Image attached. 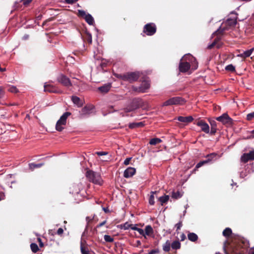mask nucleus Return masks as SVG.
I'll use <instances>...</instances> for the list:
<instances>
[{
  "instance_id": "3c124183",
  "label": "nucleus",
  "mask_w": 254,
  "mask_h": 254,
  "mask_svg": "<svg viewBox=\"0 0 254 254\" xmlns=\"http://www.w3.org/2000/svg\"><path fill=\"white\" fill-rule=\"evenodd\" d=\"M216 127H211V131L209 132L211 134H214L216 133Z\"/></svg>"
},
{
  "instance_id": "69168bd1",
  "label": "nucleus",
  "mask_w": 254,
  "mask_h": 254,
  "mask_svg": "<svg viewBox=\"0 0 254 254\" xmlns=\"http://www.w3.org/2000/svg\"><path fill=\"white\" fill-rule=\"evenodd\" d=\"M252 134L250 136V138H254V130L252 131Z\"/></svg>"
},
{
  "instance_id": "2f4dec72",
  "label": "nucleus",
  "mask_w": 254,
  "mask_h": 254,
  "mask_svg": "<svg viewBox=\"0 0 254 254\" xmlns=\"http://www.w3.org/2000/svg\"><path fill=\"white\" fill-rule=\"evenodd\" d=\"M225 69L226 70H227V71H231V72H234V71H235V67L232 64H229V65H227L225 67Z\"/></svg>"
},
{
  "instance_id": "c756f323",
  "label": "nucleus",
  "mask_w": 254,
  "mask_h": 254,
  "mask_svg": "<svg viewBox=\"0 0 254 254\" xmlns=\"http://www.w3.org/2000/svg\"><path fill=\"white\" fill-rule=\"evenodd\" d=\"M31 249L34 253H36L39 251V248L35 243H32L30 245Z\"/></svg>"
},
{
  "instance_id": "49530a36",
  "label": "nucleus",
  "mask_w": 254,
  "mask_h": 254,
  "mask_svg": "<svg viewBox=\"0 0 254 254\" xmlns=\"http://www.w3.org/2000/svg\"><path fill=\"white\" fill-rule=\"evenodd\" d=\"M131 159V158H130V157L126 158L125 159V160L124 161V164L125 165H128L129 164V162H130Z\"/></svg>"
},
{
  "instance_id": "9d476101",
  "label": "nucleus",
  "mask_w": 254,
  "mask_h": 254,
  "mask_svg": "<svg viewBox=\"0 0 254 254\" xmlns=\"http://www.w3.org/2000/svg\"><path fill=\"white\" fill-rule=\"evenodd\" d=\"M94 110L92 105H88L83 108L80 112V115L81 117L91 114Z\"/></svg>"
},
{
  "instance_id": "5fc2aeb1",
  "label": "nucleus",
  "mask_w": 254,
  "mask_h": 254,
  "mask_svg": "<svg viewBox=\"0 0 254 254\" xmlns=\"http://www.w3.org/2000/svg\"><path fill=\"white\" fill-rule=\"evenodd\" d=\"M78 0H65V2L68 4H72L77 1Z\"/></svg>"
},
{
  "instance_id": "a211bd4d",
  "label": "nucleus",
  "mask_w": 254,
  "mask_h": 254,
  "mask_svg": "<svg viewBox=\"0 0 254 254\" xmlns=\"http://www.w3.org/2000/svg\"><path fill=\"white\" fill-rule=\"evenodd\" d=\"M71 100L73 103L78 107H80L83 105V102L77 96H72L71 97Z\"/></svg>"
},
{
  "instance_id": "412c9836",
  "label": "nucleus",
  "mask_w": 254,
  "mask_h": 254,
  "mask_svg": "<svg viewBox=\"0 0 254 254\" xmlns=\"http://www.w3.org/2000/svg\"><path fill=\"white\" fill-rule=\"evenodd\" d=\"M145 236H151L153 233V230L150 225H147L145 227L144 230Z\"/></svg>"
},
{
  "instance_id": "37998d69",
  "label": "nucleus",
  "mask_w": 254,
  "mask_h": 254,
  "mask_svg": "<svg viewBox=\"0 0 254 254\" xmlns=\"http://www.w3.org/2000/svg\"><path fill=\"white\" fill-rule=\"evenodd\" d=\"M137 231L141 235H142L145 238H146V237H145V233H144V230L141 229V228H139L138 229H137Z\"/></svg>"
},
{
  "instance_id": "b1692460",
  "label": "nucleus",
  "mask_w": 254,
  "mask_h": 254,
  "mask_svg": "<svg viewBox=\"0 0 254 254\" xmlns=\"http://www.w3.org/2000/svg\"><path fill=\"white\" fill-rule=\"evenodd\" d=\"M143 123L142 122L139 123H133L130 124L129 125V127L130 128H134L135 127H140L143 126Z\"/></svg>"
},
{
  "instance_id": "a18cd8bd",
  "label": "nucleus",
  "mask_w": 254,
  "mask_h": 254,
  "mask_svg": "<svg viewBox=\"0 0 254 254\" xmlns=\"http://www.w3.org/2000/svg\"><path fill=\"white\" fill-rule=\"evenodd\" d=\"M210 124L211 125V127H217V124L215 121H210Z\"/></svg>"
},
{
  "instance_id": "052dcab7",
  "label": "nucleus",
  "mask_w": 254,
  "mask_h": 254,
  "mask_svg": "<svg viewBox=\"0 0 254 254\" xmlns=\"http://www.w3.org/2000/svg\"><path fill=\"white\" fill-rule=\"evenodd\" d=\"M181 241H184L186 239V236L184 234H182L181 235Z\"/></svg>"
},
{
  "instance_id": "ea45409f",
  "label": "nucleus",
  "mask_w": 254,
  "mask_h": 254,
  "mask_svg": "<svg viewBox=\"0 0 254 254\" xmlns=\"http://www.w3.org/2000/svg\"><path fill=\"white\" fill-rule=\"evenodd\" d=\"M95 154L98 155V156H105L108 155V152L106 151H98L96 152Z\"/></svg>"
},
{
  "instance_id": "bb28decb",
  "label": "nucleus",
  "mask_w": 254,
  "mask_h": 254,
  "mask_svg": "<svg viewBox=\"0 0 254 254\" xmlns=\"http://www.w3.org/2000/svg\"><path fill=\"white\" fill-rule=\"evenodd\" d=\"M170 242L169 240L167 241L163 246V250L165 252H169L170 250Z\"/></svg>"
},
{
  "instance_id": "c85d7f7f",
  "label": "nucleus",
  "mask_w": 254,
  "mask_h": 254,
  "mask_svg": "<svg viewBox=\"0 0 254 254\" xmlns=\"http://www.w3.org/2000/svg\"><path fill=\"white\" fill-rule=\"evenodd\" d=\"M161 142V140L158 138H154L150 140V144L151 145H156Z\"/></svg>"
},
{
  "instance_id": "a878e982",
  "label": "nucleus",
  "mask_w": 254,
  "mask_h": 254,
  "mask_svg": "<svg viewBox=\"0 0 254 254\" xmlns=\"http://www.w3.org/2000/svg\"><path fill=\"white\" fill-rule=\"evenodd\" d=\"M171 247L173 249H179L181 247V244L178 241H175L172 243Z\"/></svg>"
},
{
  "instance_id": "9b49d317",
  "label": "nucleus",
  "mask_w": 254,
  "mask_h": 254,
  "mask_svg": "<svg viewBox=\"0 0 254 254\" xmlns=\"http://www.w3.org/2000/svg\"><path fill=\"white\" fill-rule=\"evenodd\" d=\"M196 125L201 127V130L206 133H209V127L208 125L202 120L198 121Z\"/></svg>"
},
{
  "instance_id": "423d86ee",
  "label": "nucleus",
  "mask_w": 254,
  "mask_h": 254,
  "mask_svg": "<svg viewBox=\"0 0 254 254\" xmlns=\"http://www.w3.org/2000/svg\"><path fill=\"white\" fill-rule=\"evenodd\" d=\"M184 103L183 99L180 97H175L170 98L163 103V106L172 105L183 104Z\"/></svg>"
},
{
  "instance_id": "79ce46f5",
  "label": "nucleus",
  "mask_w": 254,
  "mask_h": 254,
  "mask_svg": "<svg viewBox=\"0 0 254 254\" xmlns=\"http://www.w3.org/2000/svg\"><path fill=\"white\" fill-rule=\"evenodd\" d=\"M249 169L248 173H250L251 172H254V166L253 165H250L247 166V170Z\"/></svg>"
},
{
  "instance_id": "2eb2a0df",
  "label": "nucleus",
  "mask_w": 254,
  "mask_h": 254,
  "mask_svg": "<svg viewBox=\"0 0 254 254\" xmlns=\"http://www.w3.org/2000/svg\"><path fill=\"white\" fill-rule=\"evenodd\" d=\"M220 36L218 35L217 37L214 39L212 43L208 46L207 48L210 49L214 46H216L217 48H219L221 46V44L219 43V41L220 40Z\"/></svg>"
},
{
  "instance_id": "0eeeda50",
  "label": "nucleus",
  "mask_w": 254,
  "mask_h": 254,
  "mask_svg": "<svg viewBox=\"0 0 254 254\" xmlns=\"http://www.w3.org/2000/svg\"><path fill=\"white\" fill-rule=\"evenodd\" d=\"M156 31V27L153 23H148L146 24L143 29V32L148 36L154 35Z\"/></svg>"
},
{
  "instance_id": "774afa93",
  "label": "nucleus",
  "mask_w": 254,
  "mask_h": 254,
  "mask_svg": "<svg viewBox=\"0 0 254 254\" xmlns=\"http://www.w3.org/2000/svg\"><path fill=\"white\" fill-rule=\"evenodd\" d=\"M103 209L106 213L108 212L109 211V209L108 208H104V207H103Z\"/></svg>"
},
{
  "instance_id": "39448f33",
  "label": "nucleus",
  "mask_w": 254,
  "mask_h": 254,
  "mask_svg": "<svg viewBox=\"0 0 254 254\" xmlns=\"http://www.w3.org/2000/svg\"><path fill=\"white\" fill-rule=\"evenodd\" d=\"M78 15L83 17L88 24L90 25H93L94 20L91 14L89 13L86 14L85 11L83 10H78Z\"/></svg>"
},
{
  "instance_id": "72a5a7b5",
  "label": "nucleus",
  "mask_w": 254,
  "mask_h": 254,
  "mask_svg": "<svg viewBox=\"0 0 254 254\" xmlns=\"http://www.w3.org/2000/svg\"><path fill=\"white\" fill-rule=\"evenodd\" d=\"M132 225L129 224L128 222H126L125 224H124L123 225H121V228L124 229V230H127L129 228H130L131 226H132Z\"/></svg>"
},
{
  "instance_id": "e2e57ef3",
  "label": "nucleus",
  "mask_w": 254,
  "mask_h": 254,
  "mask_svg": "<svg viewBox=\"0 0 254 254\" xmlns=\"http://www.w3.org/2000/svg\"><path fill=\"white\" fill-rule=\"evenodd\" d=\"M109 157H108V158H106V157H103V158H101V160L102 161H107L108 159H109Z\"/></svg>"
},
{
  "instance_id": "1a4fd4ad",
  "label": "nucleus",
  "mask_w": 254,
  "mask_h": 254,
  "mask_svg": "<svg viewBox=\"0 0 254 254\" xmlns=\"http://www.w3.org/2000/svg\"><path fill=\"white\" fill-rule=\"evenodd\" d=\"M216 120L221 122L224 125H230L232 124V119L228 115L224 113L222 116L216 118Z\"/></svg>"
},
{
  "instance_id": "0e129e2a",
  "label": "nucleus",
  "mask_w": 254,
  "mask_h": 254,
  "mask_svg": "<svg viewBox=\"0 0 254 254\" xmlns=\"http://www.w3.org/2000/svg\"><path fill=\"white\" fill-rule=\"evenodd\" d=\"M227 243V242H225V244H224V247H223V249H224V250L225 251V253L226 254H228L226 251V243Z\"/></svg>"
},
{
  "instance_id": "cd10ccee",
  "label": "nucleus",
  "mask_w": 254,
  "mask_h": 254,
  "mask_svg": "<svg viewBox=\"0 0 254 254\" xmlns=\"http://www.w3.org/2000/svg\"><path fill=\"white\" fill-rule=\"evenodd\" d=\"M43 165V164H35V163H30L29 164V168L31 170H33L36 168H40Z\"/></svg>"
},
{
  "instance_id": "20e7f679",
  "label": "nucleus",
  "mask_w": 254,
  "mask_h": 254,
  "mask_svg": "<svg viewBox=\"0 0 254 254\" xmlns=\"http://www.w3.org/2000/svg\"><path fill=\"white\" fill-rule=\"evenodd\" d=\"M121 76L124 80L131 82L137 80L139 75L138 72H130Z\"/></svg>"
},
{
  "instance_id": "4468645a",
  "label": "nucleus",
  "mask_w": 254,
  "mask_h": 254,
  "mask_svg": "<svg viewBox=\"0 0 254 254\" xmlns=\"http://www.w3.org/2000/svg\"><path fill=\"white\" fill-rule=\"evenodd\" d=\"M135 169L132 167H128L124 173V176L126 178L132 177L135 173Z\"/></svg>"
},
{
  "instance_id": "de8ad7c7",
  "label": "nucleus",
  "mask_w": 254,
  "mask_h": 254,
  "mask_svg": "<svg viewBox=\"0 0 254 254\" xmlns=\"http://www.w3.org/2000/svg\"><path fill=\"white\" fill-rule=\"evenodd\" d=\"M159 251L158 249L153 250L148 253V254H155L159 253Z\"/></svg>"
},
{
  "instance_id": "f8f14e48",
  "label": "nucleus",
  "mask_w": 254,
  "mask_h": 254,
  "mask_svg": "<svg viewBox=\"0 0 254 254\" xmlns=\"http://www.w3.org/2000/svg\"><path fill=\"white\" fill-rule=\"evenodd\" d=\"M58 81L65 86L68 87L71 85L69 79L64 75H61L58 78Z\"/></svg>"
},
{
  "instance_id": "7ed1b4c3",
  "label": "nucleus",
  "mask_w": 254,
  "mask_h": 254,
  "mask_svg": "<svg viewBox=\"0 0 254 254\" xmlns=\"http://www.w3.org/2000/svg\"><path fill=\"white\" fill-rule=\"evenodd\" d=\"M70 115V113L65 112L60 117L56 125L57 130L61 131L64 128V126L66 123V119Z\"/></svg>"
},
{
  "instance_id": "4c0bfd02",
  "label": "nucleus",
  "mask_w": 254,
  "mask_h": 254,
  "mask_svg": "<svg viewBox=\"0 0 254 254\" xmlns=\"http://www.w3.org/2000/svg\"><path fill=\"white\" fill-rule=\"evenodd\" d=\"M254 119V112L249 113L247 116V120L248 121L252 120Z\"/></svg>"
},
{
  "instance_id": "6e6d98bb",
  "label": "nucleus",
  "mask_w": 254,
  "mask_h": 254,
  "mask_svg": "<svg viewBox=\"0 0 254 254\" xmlns=\"http://www.w3.org/2000/svg\"><path fill=\"white\" fill-rule=\"evenodd\" d=\"M106 220L104 221L102 223H100L99 225H97V227H100L103 226L104 225H105L106 223Z\"/></svg>"
},
{
  "instance_id": "c9c22d12",
  "label": "nucleus",
  "mask_w": 254,
  "mask_h": 254,
  "mask_svg": "<svg viewBox=\"0 0 254 254\" xmlns=\"http://www.w3.org/2000/svg\"><path fill=\"white\" fill-rule=\"evenodd\" d=\"M155 192H154V191H152L151 192L152 194L150 195L149 199V203L151 205H153L154 204V203H155V201H154V195H153V194Z\"/></svg>"
},
{
  "instance_id": "bf43d9fd",
  "label": "nucleus",
  "mask_w": 254,
  "mask_h": 254,
  "mask_svg": "<svg viewBox=\"0 0 254 254\" xmlns=\"http://www.w3.org/2000/svg\"><path fill=\"white\" fill-rule=\"evenodd\" d=\"M38 242L39 243V245H40V247H43V243L42 242L41 239L40 238H38Z\"/></svg>"
},
{
  "instance_id": "680f3d73",
  "label": "nucleus",
  "mask_w": 254,
  "mask_h": 254,
  "mask_svg": "<svg viewBox=\"0 0 254 254\" xmlns=\"http://www.w3.org/2000/svg\"><path fill=\"white\" fill-rule=\"evenodd\" d=\"M247 176V174L246 173H243V172H241L240 173V177H242V178H244L245 177H246Z\"/></svg>"
},
{
  "instance_id": "a19ab883",
  "label": "nucleus",
  "mask_w": 254,
  "mask_h": 254,
  "mask_svg": "<svg viewBox=\"0 0 254 254\" xmlns=\"http://www.w3.org/2000/svg\"><path fill=\"white\" fill-rule=\"evenodd\" d=\"M228 23L231 25H235L237 23L236 19H234L232 20L228 19Z\"/></svg>"
},
{
  "instance_id": "6e6552de",
  "label": "nucleus",
  "mask_w": 254,
  "mask_h": 254,
  "mask_svg": "<svg viewBox=\"0 0 254 254\" xmlns=\"http://www.w3.org/2000/svg\"><path fill=\"white\" fill-rule=\"evenodd\" d=\"M150 83L148 81H143L139 87H133V90L138 92L144 93L150 87Z\"/></svg>"
},
{
  "instance_id": "dca6fc26",
  "label": "nucleus",
  "mask_w": 254,
  "mask_h": 254,
  "mask_svg": "<svg viewBox=\"0 0 254 254\" xmlns=\"http://www.w3.org/2000/svg\"><path fill=\"white\" fill-rule=\"evenodd\" d=\"M216 156V154L215 153H212L209 155H207V157L208 159L207 160L199 162L197 165H196L195 168L196 169L201 167L202 165H203L204 164L208 163V162L210 161L212 158L215 157Z\"/></svg>"
},
{
  "instance_id": "8fccbe9b",
  "label": "nucleus",
  "mask_w": 254,
  "mask_h": 254,
  "mask_svg": "<svg viewBox=\"0 0 254 254\" xmlns=\"http://www.w3.org/2000/svg\"><path fill=\"white\" fill-rule=\"evenodd\" d=\"M81 252L82 254H89V253L88 251H86L83 247H81Z\"/></svg>"
},
{
  "instance_id": "473e14b6",
  "label": "nucleus",
  "mask_w": 254,
  "mask_h": 254,
  "mask_svg": "<svg viewBox=\"0 0 254 254\" xmlns=\"http://www.w3.org/2000/svg\"><path fill=\"white\" fill-rule=\"evenodd\" d=\"M8 91L11 93H17L18 92V89L14 86H9Z\"/></svg>"
},
{
  "instance_id": "5701e85b",
  "label": "nucleus",
  "mask_w": 254,
  "mask_h": 254,
  "mask_svg": "<svg viewBox=\"0 0 254 254\" xmlns=\"http://www.w3.org/2000/svg\"><path fill=\"white\" fill-rule=\"evenodd\" d=\"M232 230L230 228H226L223 231V235L227 238L229 237L232 234Z\"/></svg>"
},
{
  "instance_id": "13d9d810",
  "label": "nucleus",
  "mask_w": 254,
  "mask_h": 254,
  "mask_svg": "<svg viewBox=\"0 0 254 254\" xmlns=\"http://www.w3.org/2000/svg\"><path fill=\"white\" fill-rule=\"evenodd\" d=\"M220 33V30L218 29L216 31H215L213 34H212V36L214 37V36L215 35H217L218 34H219V33Z\"/></svg>"
},
{
  "instance_id": "864d4df0",
  "label": "nucleus",
  "mask_w": 254,
  "mask_h": 254,
  "mask_svg": "<svg viewBox=\"0 0 254 254\" xmlns=\"http://www.w3.org/2000/svg\"><path fill=\"white\" fill-rule=\"evenodd\" d=\"M63 232H64V230L62 228H59L57 231V234L59 235H61L63 233Z\"/></svg>"
},
{
  "instance_id": "6ab92c4d",
  "label": "nucleus",
  "mask_w": 254,
  "mask_h": 254,
  "mask_svg": "<svg viewBox=\"0 0 254 254\" xmlns=\"http://www.w3.org/2000/svg\"><path fill=\"white\" fill-rule=\"evenodd\" d=\"M254 50V48H253L249 50H247V51L244 52L243 53L240 54L238 55V56L240 57L243 58L249 57L252 55Z\"/></svg>"
},
{
  "instance_id": "f3484780",
  "label": "nucleus",
  "mask_w": 254,
  "mask_h": 254,
  "mask_svg": "<svg viewBox=\"0 0 254 254\" xmlns=\"http://www.w3.org/2000/svg\"><path fill=\"white\" fill-rule=\"evenodd\" d=\"M178 120L181 122L189 123L192 121L193 118L191 116H188V117L180 116L178 118Z\"/></svg>"
},
{
  "instance_id": "aec40b11",
  "label": "nucleus",
  "mask_w": 254,
  "mask_h": 254,
  "mask_svg": "<svg viewBox=\"0 0 254 254\" xmlns=\"http://www.w3.org/2000/svg\"><path fill=\"white\" fill-rule=\"evenodd\" d=\"M111 84H107L98 88L99 90L102 93L108 92L111 88Z\"/></svg>"
},
{
  "instance_id": "338daca9",
  "label": "nucleus",
  "mask_w": 254,
  "mask_h": 254,
  "mask_svg": "<svg viewBox=\"0 0 254 254\" xmlns=\"http://www.w3.org/2000/svg\"><path fill=\"white\" fill-rule=\"evenodd\" d=\"M130 228L132 229V230H135V231H137V229H138V228L135 227V226H133V227H132L131 226Z\"/></svg>"
},
{
  "instance_id": "09e8293b",
  "label": "nucleus",
  "mask_w": 254,
  "mask_h": 254,
  "mask_svg": "<svg viewBox=\"0 0 254 254\" xmlns=\"http://www.w3.org/2000/svg\"><path fill=\"white\" fill-rule=\"evenodd\" d=\"M176 227L177 228V231L180 229L181 227L182 226V222H179L175 225Z\"/></svg>"
},
{
  "instance_id": "7c9ffc66",
  "label": "nucleus",
  "mask_w": 254,
  "mask_h": 254,
  "mask_svg": "<svg viewBox=\"0 0 254 254\" xmlns=\"http://www.w3.org/2000/svg\"><path fill=\"white\" fill-rule=\"evenodd\" d=\"M44 90L45 91L49 92H56V91L53 87H51L49 85H45L44 86Z\"/></svg>"
},
{
  "instance_id": "ddd939ff",
  "label": "nucleus",
  "mask_w": 254,
  "mask_h": 254,
  "mask_svg": "<svg viewBox=\"0 0 254 254\" xmlns=\"http://www.w3.org/2000/svg\"><path fill=\"white\" fill-rule=\"evenodd\" d=\"M242 162L246 163L249 160H254V151L244 154L241 158Z\"/></svg>"
},
{
  "instance_id": "c03bdc74",
  "label": "nucleus",
  "mask_w": 254,
  "mask_h": 254,
  "mask_svg": "<svg viewBox=\"0 0 254 254\" xmlns=\"http://www.w3.org/2000/svg\"><path fill=\"white\" fill-rule=\"evenodd\" d=\"M136 108V107H127L125 109L126 112H129Z\"/></svg>"
},
{
  "instance_id": "58836bf2",
  "label": "nucleus",
  "mask_w": 254,
  "mask_h": 254,
  "mask_svg": "<svg viewBox=\"0 0 254 254\" xmlns=\"http://www.w3.org/2000/svg\"><path fill=\"white\" fill-rule=\"evenodd\" d=\"M5 94V90L4 87L0 86V98L3 97Z\"/></svg>"
},
{
  "instance_id": "603ef678",
  "label": "nucleus",
  "mask_w": 254,
  "mask_h": 254,
  "mask_svg": "<svg viewBox=\"0 0 254 254\" xmlns=\"http://www.w3.org/2000/svg\"><path fill=\"white\" fill-rule=\"evenodd\" d=\"M23 1V3L24 5H28L30 2H31L32 0H21Z\"/></svg>"
},
{
  "instance_id": "f257e3e1",
  "label": "nucleus",
  "mask_w": 254,
  "mask_h": 254,
  "mask_svg": "<svg viewBox=\"0 0 254 254\" xmlns=\"http://www.w3.org/2000/svg\"><path fill=\"white\" fill-rule=\"evenodd\" d=\"M195 61V59L190 54L186 55L181 60L179 69L181 72H186L190 68L191 64Z\"/></svg>"
},
{
  "instance_id": "e433bc0d",
  "label": "nucleus",
  "mask_w": 254,
  "mask_h": 254,
  "mask_svg": "<svg viewBox=\"0 0 254 254\" xmlns=\"http://www.w3.org/2000/svg\"><path fill=\"white\" fill-rule=\"evenodd\" d=\"M181 196H182V195L181 194L180 192L179 191H177L176 192H172V196L173 198H178L181 197Z\"/></svg>"
},
{
  "instance_id": "f704fd0d",
  "label": "nucleus",
  "mask_w": 254,
  "mask_h": 254,
  "mask_svg": "<svg viewBox=\"0 0 254 254\" xmlns=\"http://www.w3.org/2000/svg\"><path fill=\"white\" fill-rule=\"evenodd\" d=\"M104 240L107 242H112L114 241V239L109 235H105L104 237Z\"/></svg>"
},
{
  "instance_id": "4d7b16f0",
  "label": "nucleus",
  "mask_w": 254,
  "mask_h": 254,
  "mask_svg": "<svg viewBox=\"0 0 254 254\" xmlns=\"http://www.w3.org/2000/svg\"><path fill=\"white\" fill-rule=\"evenodd\" d=\"M87 40L89 43L91 44L92 43V37L91 35H89Z\"/></svg>"
},
{
  "instance_id": "f03ea898",
  "label": "nucleus",
  "mask_w": 254,
  "mask_h": 254,
  "mask_svg": "<svg viewBox=\"0 0 254 254\" xmlns=\"http://www.w3.org/2000/svg\"><path fill=\"white\" fill-rule=\"evenodd\" d=\"M86 176L90 182L95 184L102 185L103 184V180L99 173L89 170L86 172Z\"/></svg>"
},
{
  "instance_id": "4be33fe9",
  "label": "nucleus",
  "mask_w": 254,
  "mask_h": 254,
  "mask_svg": "<svg viewBox=\"0 0 254 254\" xmlns=\"http://www.w3.org/2000/svg\"><path fill=\"white\" fill-rule=\"evenodd\" d=\"M188 239L192 241V242H195L196 241L197 239H198V237L197 236L196 234H195V233H190L189 234H188Z\"/></svg>"
},
{
  "instance_id": "393cba45",
  "label": "nucleus",
  "mask_w": 254,
  "mask_h": 254,
  "mask_svg": "<svg viewBox=\"0 0 254 254\" xmlns=\"http://www.w3.org/2000/svg\"><path fill=\"white\" fill-rule=\"evenodd\" d=\"M169 198L168 195H164L161 196L159 198V200L160 201L161 205H163L164 203H166Z\"/></svg>"
}]
</instances>
